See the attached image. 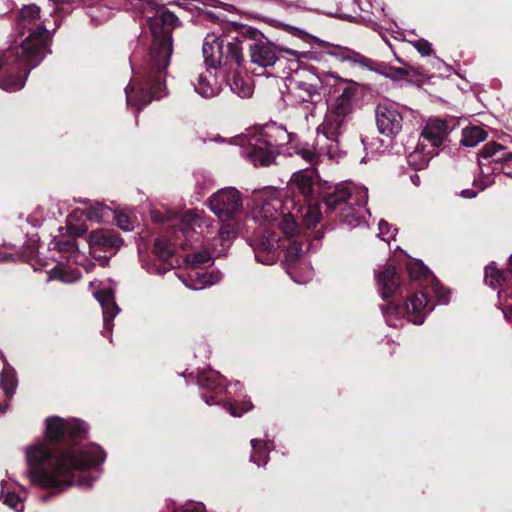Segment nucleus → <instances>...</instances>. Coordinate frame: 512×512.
Returning a JSON list of instances; mask_svg holds the SVG:
<instances>
[{
  "label": "nucleus",
  "mask_w": 512,
  "mask_h": 512,
  "mask_svg": "<svg viewBox=\"0 0 512 512\" xmlns=\"http://www.w3.org/2000/svg\"><path fill=\"white\" fill-rule=\"evenodd\" d=\"M222 67L200 66L191 79V85L197 95L203 99H212L221 93L224 81Z\"/></svg>",
  "instance_id": "nucleus-18"
},
{
  "label": "nucleus",
  "mask_w": 512,
  "mask_h": 512,
  "mask_svg": "<svg viewBox=\"0 0 512 512\" xmlns=\"http://www.w3.org/2000/svg\"><path fill=\"white\" fill-rule=\"evenodd\" d=\"M167 66H131L132 78L125 87L126 102L139 111L151 102L166 95Z\"/></svg>",
  "instance_id": "nucleus-10"
},
{
  "label": "nucleus",
  "mask_w": 512,
  "mask_h": 512,
  "mask_svg": "<svg viewBox=\"0 0 512 512\" xmlns=\"http://www.w3.org/2000/svg\"><path fill=\"white\" fill-rule=\"evenodd\" d=\"M90 287L93 289V295L102 308V335L104 337H110L113 328V319L120 312V308L115 302L114 282L110 279L104 282L92 281L90 282Z\"/></svg>",
  "instance_id": "nucleus-16"
},
{
  "label": "nucleus",
  "mask_w": 512,
  "mask_h": 512,
  "mask_svg": "<svg viewBox=\"0 0 512 512\" xmlns=\"http://www.w3.org/2000/svg\"><path fill=\"white\" fill-rule=\"evenodd\" d=\"M212 140L215 141V142H224V140L222 138H220V137L214 138Z\"/></svg>",
  "instance_id": "nucleus-58"
},
{
  "label": "nucleus",
  "mask_w": 512,
  "mask_h": 512,
  "mask_svg": "<svg viewBox=\"0 0 512 512\" xmlns=\"http://www.w3.org/2000/svg\"><path fill=\"white\" fill-rule=\"evenodd\" d=\"M382 313L389 326L397 327L402 323V319L400 317L401 309L399 306L388 304L387 306L383 307Z\"/></svg>",
  "instance_id": "nucleus-40"
},
{
  "label": "nucleus",
  "mask_w": 512,
  "mask_h": 512,
  "mask_svg": "<svg viewBox=\"0 0 512 512\" xmlns=\"http://www.w3.org/2000/svg\"><path fill=\"white\" fill-rule=\"evenodd\" d=\"M112 220L116 221L117 226L123 231H132L135 221L126 213L114 210Z\"/></svg>",
  "instance_id": "nucleus-44"
},
{
  "label": "nucleus",
  "mask_w": 512,
  "mask_h": 512,
  "mask_svg": "<svg viewBox=\"0 0 512 512\" xmlns=\"http://www.w3.org/2000/svg\"><path fill=\"white\" fill-rule=\"evenodd\" d=\"M197 382L200 388L215 392V396L203 395V399L208 405L219 404L220 400L217 399L218 396L224 392L229 393L224 385L223 377L214 370L208 369L201 371L198 374Z\"/></svg>",
  "instance_id": "nucleus-23"
},
{
  "label": "nucleus",
  "mask_w": 512,
  "mask_h": 512,
  "mask_svg": "<svg viewBox=\"0 0 512 512\" xmlns=\"http://www.w3.org/2000/svg\"><path fill=\"white\" fill-rule=\"evenodd\" d=\"M113 215L114 209L102 203H95L87 210V218L97 223L107 222L112 219Z\"/></svg>",
  "instance_id": "nucleus-35"
},
{
  "label": "nucleus",
  "mask_w": 512,
  "mask_h": 512,
  "mask_svg": "<svg viewBox=\"0 0 512 512\" xmlns=\"http://www.w3.org/2000/svg\"><path fill=\"white\" fill-rule=\"evenodd\" d=\"M294 134L275 122L254 127L236 137L234 144L242 147L241 155L254 166L269 165L277 149L293 141Z\"/></svg>",
  "instance_id": "nucleus-5"
},
{
  "label": "nucleus",
  "mask_w": 512,
  "mask_h": 512,
  "mask_svg": "<svg viewBox=\"0 0 512 512\" xmlns=\"http://www.w3.org/2000/svg\"><path fill=\"white\" fill-rule=\"evenodd\" d=\"M503 171V173L507 176H511L512 177V168H511V163L505 165L502 167L501 169Z\"/></svg>",
  "instance_id": "nucleus-52"
},
{
  "label": "nucleus",
  "mask_w": 512,
  "mask_h": 512,
  "mask_svg": "<svg viewBox=\"0 0 512 512\" xmlns=\"http://www.w3.org/2000/svg\"><path fill=\"white\" fill-rule=\"evenodd\" d=\"M50 249L60 253L56 266L49 270L48 280H59L63 283H73L81 277L80 267L88 271L86 256L81 253L72 238H54Z\"/></svg>",
  "instance_id": "nucleus-11"
},
{
  "label": "nucleus",
  "mask_w": 512,
  "mask_h": 512,
  "mask_svg": "<svg viewBox=\"0 0 512 512\" xmlns=\"http://www.w3.org/2000/svg\"><path fill=\"white\" fill-rule=\"evenodd\" d=\"M416 50L423 56H428L432 53L431 43L425 39H419L414 43Z\"/></svg>",
  "instance_id": "nucleus-47"
},
{
  "label": "nucleus",
  "mask_w": 512,
  "mask_h": 512,
  "mask_svg": "<svg viewBox=\"0 0 512 512\" xmlns=\"http://www.w3.org/2000/svg\"><path fill=\"white\" fill-rule=\"evenodd\" d=\"M295 211L292 212L294 215V221L299 217L302 218L303 223L306 227H314L321 219L320 208L317 204H308L304 209L294 208Z\"/></svg>",
  "instance_id": "nucleus-33"
},
{
  "label": "nucleus",
  "mask_w": 512,
  "mask_h": 512,
  "mask_svg": "<svg viewBox=\"0 0 512 512\" xmlns=\"http://www.w3.org/2000/svg\"><path fill=\"white\" fill-rule=\"evenodd\" d=\"M377 284L384 300L392 297L399 289V276L395 267L387 265L377 274Z\"/></svg>",
  "instance_id": "nucleus-31"
},
{
  "label": "nucleus",
  "mask_w": 512,
  "mask_h": 512,
  "mask_svg": "<svg viewBox=\"0 0 512 512\" xmlns=\"http://www.w3.org/2000/svg\"><path fill=\"white\" fill-rule=\"evenodd\" d=\"M286 30L289 31L293 36H296L305 42L314 41L317 42L320 46H327L328 50L325 53L333 57L335 61L349 62L350 64H373L369 59L360 53L355 52L354 50H351L347 47L324 44V42L320 39L309 35L299 28L287 25Z\"/></svg>",
  "instance_id": "nucleus-20"
},
{
  "label": "nucleus",
  "mask_w": 512,
  "mask_h": 512,
  "mask_svg": "<svg viewBox=\"0 0 512 512\" xmlns=\"http://www.w3.org/2000/svg\"><path fill=\"white\" fill-rule=\"evenodd\" d=\"M509 163H512V152L507 151L504 146L495 142L485 144L478 157L480 171L487 177L484 187L493 182L490 178L492 173L501 170L503 166Z\"/></svg>",
  "instance_id": "nucleus-19"
},
{
  "label": "nucleus",
  "mask_w": 512,
  "mask_h": 512,
  "mask_svg": "<svg viewBox=\"0 0 512 512\" xmlns=\"http://www.w3.org/2000/svg\"><path fill=\"white\" fill-rule=\"evenodd\" d=\"M225 408L229 411V413L234 417H240L244 413L250 411L253 408L252 403L249 400H245L241 408L238 410L237 405L235 403H226Z\"/></svg>",
  "instance_id": "nucleus-46"
},
{
  "label": "nucleus",
  "mask_w": 512,
  "mask_h": 512,
  "mask_svg": "<svg viewBox=\"0 0 512 512\" xmlns=\"http://www.w3.org/2000/svg\"><path fill=\"white\" fill-rule=\"evenodd\" d=\"M88 244L91 252L95 253L119 249L123 245V240L114 231L100 229L89 234Z\"/></svg>",
  "instance_id": "nucleus-28"
},
{
  "label": "nucleus",
  "mask_w": 512,
  "mask_h": 512,
  "mask_svg": "<svg viewBox=\"0 0 512 512\" xmlns=\"http://www.w3.org/2000/svg\"><path fill=\"white\" fill-rule=\"evenodd\" d=\"M408 320L413 324L420 325L425 317L434 309L427 295L423 292L413 294L405 305Z\"/></svg>",
  "instance_id": "nucleus-25"
},
{
  "label": "nucleus",
  "mask_w": 512,
  "mask_h": 512,
  "mask_svg": "<svg viewBox=\"0 0 512 512\" xmlns=\"http://www.w3.org/2000/svg\"><path fill=\"white\" fill-rule=\"evenodd\" d=\"M294 134L275 122L254 127L236 137L234 144L242 147L241 155L254 166L269 165L277 149L293 141Z\"/></svg>",
  "instance_id": "nucleus-6"
},
{
  "label": "nucleus",
  "mask_w": 512,
  "mask_h": 512,
  "mask_svg": "<svg viewBox=\"0 0 512 512\" xmlns=\"http://www.w3.org/2000/svg\"><path fill=\"white\" fill-rule=\"evenodd\" d=\"M505 317L512 321V305L509 306L506 310H504Z\"/></svg>",
  "instance_id": "nucleus-55"
},
{
  "label": "nucleus",
  "mask_w": 512,
  "mask_h": 512,
  "mask_svg": "<svg viewBox=\"0 0 512 512\" xmlns=\"http://www.w3.org/2000/svg\"><path fill=\"white\" fill-rule=\"evenodd\" d=\"M252 453L250 459L258 467L266 465L268 461L269 447L267 442L257 439L251 440Z\"/></svg>",
  "instance_id": "nucleus-37"
},
{
  "label": "nucleus",
  "mask_w": 512,
  "mask_h": 512,
  "mask_svg": "<svg viewBox=\"0 0 512 512\" xmlns=\"http://www.w3.org/2000/svg\"><path fill=\"white\" fill-rule=\"evenodd\" d=\"M142 13L152 12L146 17V25L152 34L148 64H170L173 53V30L180 25L178 17L156 0H140Z\"/></svg>",
  "instance_id": "nucleus-7"
},
{
  "label": "nucleus",
  "mask_w": 512,
  "mask_h": 512,
  "mask_svg": "<svg viewBox=\"0 0 512 512\" xmlns=\"http://www.w3.org/2000/svg\"><path fill=\"white\" fill-rule=\"evenodd\" d=\"M281 238L276 231L266 230L259 237L254 248L257 262L272 265L280 256V248H285V261L289 264L296 263L303 253V244L294 239L298 236L299 228L292 219L284 218Z\"/></svg>",
  "instance_id": "nucleus-9"
},
{
  "label": "nucleus",
  "mask_w": 512,
  "mask_h": 512,
  "mask_svg": "<svg viewBox=\"0 0 512 512\" xmlns=\"http://www.w3.org/2000/svg\"><path fill=\"white\" fill-rule=\"evenodd\" d=\"M297 154L304 160H306L309 163H315L318 159L327 157L329 159H333L334 157H330L328 153L321 152L318 149L317 145V138L315 139V142L312 146V148H302L300 149Z\"/></svg>",
  "instance_id": "nucleus-38"
},
{
  "label": "nucleus",
  "mask_w": 512,
  "mask_h": 512,
  "mask_svg": "<svg viewBox=\"0 0 512 512\" xmlns=\"http://www.w3.org/2000/svg\"><path fill=\"white\" fill-rule=\"evenodd\" d=\"M355 205V201L349 202V205H345L344 208H341L340 217L344 223H346L349 227L353 228L360 224V220L363 217V212L365 211V206H357ZM366 212H368L366 210Z\"/></svg>",
  "instance_id": "nucleus-34"
},
{
  "label": "nucleus",
  "mask_w": 512,
  "mask_h": 512,
  "mask_svg": "<svg viewBox=\"0 0 512 512\" xmlns=\"http://www.w3.org/2000/svg\"><path fill=\"white\" fill-rule=\"evenodd\" d=\"M373 70L387 77H390L395 81L406 79L409 74L408 69L404 67L393 68L392 66H378V69Z\"/></svg>",
  "instance_id": "nucleus-41"
},
{
  "label": "nucleus",
  "mask_w": 512,
  "mask_h": 512,
  "mask_svg": "<svg viewBox=\"0 0 512 512\" xmlns=\"http://www.w3.org/2000/svg\"><path fill=\"white\" fill-rule=\"evenodd\" d=\"M180 279L188 288L192 290H202L220 282L222 274L218 270H212L209 272L191 271L186 276H180Z\"/></svg>",
  "instance_id": "nucleus-29"
},
{
  "label": "nucleus",
  "mask_w": 512,
  "mask_h": 512,
  "mask_svg": "<svg viewBox=\"0 0 512 512\" xmlns=\"http://www.w3.org/2000/svg\"><path fill=\"white\" fill-rule=\"evenodd\" d=\"M227 83L233 93L241 98H250L254 92V83L245 66H237L227 78Z\"/></svg>",
  "instance_id": "nucleus-27"
},
{
  "label": "nucleus",
  "mask_w": 512,
  "mask_h": 512,
  "mask_svg": "<svg viewBox=\"0 0 512 512\" xmlns=\"http://www.w3.org/2000/svg\"><path fill=\"white\" fill-rule=\"evenodd\" d=\"M45 433L47 440L25 451L31 483L58 491L71 486L90 488L96 480L91 472L104 463L106 455L97 444H81L87 425L78 419L50 416L45 420Z\"/></svg>",
  "instance_id": "nucleus-1"
},
{
  "label": "nucleus",
  "mask_w": 512,
  "mask_h": 512,
  "mask_svg": "<svg viewBox=\"0 0 512 512\" xmlns=\"http://www.w3.org/2000/svg\"><path fill=\"white\" fill-rule=\"evenodd\" d=\"M350 119L351 117L327 107L324 119L316 129L317 145L322 153H328L330 157H339L338 138L346 131Z\"/></svg>",
  "instance_id": "nucleus-14"
},
{
  "label": "nucleus",
  "mask_w": 512,
  "mask_h": 512,
  "mask_svg": "<svg viewBox=\"0 0 512 512\" xmlns=\"http://www.w3.org/2000/svg\"><path fill=\"white\" fill-rule=\"evenodd\" d=\"M180 228L175 231H166L155 240L154 254L162 264H149L147 271L151 274L162 275L173 268V264L168 262L175 253L177 247L185 249L189 245V239L196 228L201 232L206 231L208 237L215 227L214 220L207 216L203 211L195 209L185 211L179 219Z\"/></svg>",
  "instance_id": "nucleus-4"
},
{
  "label": "nucleus",
  "mask_w": 512,
  "mask_h": 512,
  "mask_svg": "<svg viewBox=\"0 0 512 512\" xmlns=\"http://www.w3.org/2000/svg\"><path fill=\"white\" fill-rule=\"evenodd\" d=\"M448 134L449 126L446 121L430 118L422 129L417 146L408 153V163L417 170L427 166Z\"/></svg>",
  "instance_id": "nucleus-13"
},
{
  "label": "nucleus",
  "mask_w": 512,
  "mask_h": 512,
  "mask_svg": "<svg viewBox=\"0 0 512 512\" xmlns=\"http://www.w3.org/2000/svg\"><path fill=\"white\" fill-rule=\"evenodd\" d=\"M7 259V255L0 249V261H4Z\"/></svg>",
  "instance_id": "nucleus-57"
},
{
  "label": "nucleus",
  "mask_w": 512,
  "mask_h": 512,
  "mask_svg": "<svg viewBox=\"0 0 512 512\" xmlns=\"http://www.w3.org/2000/svg\"><path fill=\"white\" fill-rule=\"evenodd\" d=\"M29 72L21 66H0V88L9 92L22 89Z\"/></svg>",
  "instance_id": "nucleus-26"
},
{
  "label": "nucleus",
  "mask_w": 512,
  "mask_h": 512,
  "mask_svg": "<svg viewBox=\"0 0 512 512\" xmlns=\"http://www.w3.org/2000/svg\"><path fill=\"white\" fill-rule=\"evenodd\" d=\"M510 270L512 272V256L510 257Z\"/></svg>",
  "instance_id": "nucleus-59"
},
{
  "label": "nucleus",
  "mask_w": 512,
  "mask_h": 512,
  "mask_svg": "<svg viewBox=\"0 0 512 512\" xmlns=\"http://www.w3.org/2000/svg\"><path fill=\"white\" fill-rule=\"evenodd\" d=\"M174 512H206L205 505L201 502H190Z\"/></svg>",
  "instance_id": "nucleus-48"
},
{
  "label": "nucleus",
  "mask_w": 512,
  "mask_h": 512,
  "mask_svg": "<svg viewBox=\"0 0 512 512\" xmlns=\"http://www.w3.org/2000/svg\"><path fill=\"white\" fill-rule=\"evenodd\" d=\"M205 15L212 22H217L219 20V17L212 12H207Z\"/></svg>",
  "instance_id": "nucleus-54"
},
{
  "label": "nucleus",
  "mask_w": 512,
  "mask_h": 512,
  "mask_svg": "<svg viewBox=\"0 0 512 512\" xmlns=\"http://www.w3.org/2000/svg\"><path fill=\"white\" fill-rule=\"evenodd\" d=\"M295 73L304 78L295 83L298 90L296 96L301 102H316L320 99V86H332L337 82L333 73H321L316 66H299Z\"/></svg>",
  "instance_id": "nucleus-15"
},
{
  "label": "nucleus",
  "mask_w": 512,
  "mask_h": 512,
  "mask_svg": "<svg viewBox=\"0 0 512 512\" xmlns=\"http://www.w3.org/2000/svg\"><path fill=\"white\" fill-rule=\"evenodd\" d=\"M238 35L229 42L223 36L208 34L203 42L204 64H242L243 50L246 49L253 64H275L280 59L278 53H286L297 59L306 57L307 52L275 46L256 28L235 25Z\"/></svg>",
  "instance_id": "nucleus-2"
},
{
  "label": "nucleus",
  "mask_w": 512,
  "mask_h": 512,
  "mask_svg": "<svg viewBox=\"0 0 512 512\" xmlns=\"http://www.w3.org/2000/svg\"><path fill=\"white\" fill-rule=\"evenodd\" d=\"M84 232H85V230H84V229H79V235H80V234H82V233H84Z\"/></svg>",
  "instance_id": "nucleus-60"
},
{
  "label": "nucleus",
  "mask_w": 512,
  "mask_h": 512,
  "mask_svg": "<svg viewBox=\"0 0 512 512\" xmlns=\"http://www.w3.org/2000/svg\"><path fill=\"white\" fill-rule=\"evenodd\" d=\"M346 201H355L356 206L366 205L368 202L367 188L352 182H342L330 188L324 195V203L331 210H341L342 205H347Z\"/></svg>",
  "instance_id": "nucleus-17"
},
{
  "label": "nucleus",
  "mask_w": 512,
  "mask_h": 512,
  "mask_svg": "<svg viewBox=\"0 0 512 512\" xmlns=\"http://www.w3.org/2000/svg\"><path fill=\"white\" fill-rule=\"evenodd\" d=\"M254 207L251 209L253 220L259 225H268L267 230H274L278 234L282 232L284 218L292 219L294 215L292 211L283 212V202L281 193L274 188H265L261 191L254 192ZM266 229L262 232V234Z\"/></svg>",
  "instance_id": "nucleus-12"
},
{
  "label": "nucleus",
  "mask_w": 512,
  "mask_h": 512,
  "mask_svg": "<svg viewBox=\"0 0 512 512\" xmlns=\"http://www.w3.org/2000/svg\"><path fill=\"white\" fill-rule=\"evenodd\" d=\"M340 94L332 99L329 108L351 117L359 100L358 88L355 84L341 80L338 84Z\"/></svg>",
  "instance_id": "nucleus-22"
},
{
  "label": "nucleus",
  "mask_w": 512,
  "mask_h": 512,
  "mask_svg": "<svg viewBox=\"0 0 512 512\" xmlns=\"http://www.w3.org/2000/svg\"><path fill=\"white\" fill-rule=\"evenodd\" d=\"M487 133L480 127L473 126L463 129L461 143L467 147H475L484 141Z\"/></svg>",
  "instance_id": "nucleus-36"
},
{
  "label": "nucleus",
  "mask_w": 512,
  "mask_h": 512,
  "mask_svg": "<svg viewBox=\"0 0 512 512\" xmlns=\"http://www.w3.org/2000/svg\"><path fill=\"white\" fill-rule=\"evenodd\" d=\"M40 7L36 4L25 5L18 16L21 28H27L29 35L17 46H11L0 57V64H40L45 56L51 53L50 32L42 24Z\"/></svg>",
  "instance_id": "nucleus-3"
},
{
  "label": "nucleus",
  "mask_w": 512,
  "mask_h": 512,
  "mask_svg": "<svg viewBox=\"0 0 512 512\" xmlns=\"http://www.w3.org/2000/svg\"><path fill=\"white\" fill-rule=\"evenodd\" d=\"M0 357L3 359L4 363L0 374V393H2L4 397L3 402L0 403V414H4L8 409L9 401L16 392L18 380L16 371L12 366H10L1 351Z\"/></svg>",
  "instance_id": "nucleus-24"
},
{
  "label": "nucleus",
  "mask_w": 512,
  "mask_h": 512,
  "mask_svg": "<svg viewBox=\"0 0 512 512\" xmlns=\"http://www.w3.org/2000/svg\"><path fill=\"white\" fill-rule=\"evenodd\" d=\"M435 295L439 303H446L449 297V291L439 285L434 288Z\"/></svg>",
  "instance_id": "nucleus-49"
},
{
  "label": "nucleus",
  "mask_w": 512,
  "mask_h": 512,
  "mask_svg": "<svg viewBox=\"0 0 512 512\" xmlns=\"http://www.w3.org/2000/svg\"><path fill=\"white\" fill-rule=\"evenodd\" d=\"M460 196L471 199L477 196V192L471 189H464L460 192Z\"/></svg>",
  "instance_id": "nucleus-51"
},
{
  "label": "nucleus",
  "mask_w": 512,
  "mask_h": 512,
  "mask_svg": "<svg viewBox=\"0 0 512 512\" xmlns=\"http://www.w3.org/2000/svg\"><path fill=\"white\" fill-rule=\"evenodd\" d=\"M503 279L504 275L493 265V263L485 268V282L489 286L496 288L501 285Z\"/></svg>",
  "instance_id": "nucleus-43"
},
{
  "label": "nucleus",
  "mask_w": 512,
  "mask_h": 512,
  "mask_svg": "<svg viewBox=\"0 0 512 512\" xmlns=\"http://www.w3.org/2000/svg\"><path fill=\"white\" fill-rule=\"evenodd\" d=\"M153 218H154L155 220H159V221H161V222L166 221V219H164V218H159L157 213H153ZM170 218H171V217L169 216V217L167 218V220H169Z\"/></svg>",
  "instance_id": "nucleus-56"
},
{
  "label": "nucleus",
  "mask_w": 512,
  "mask_h": 512,
  "mask_svg": "<svg viewBox=\"0 0 512 512\" xmlns=\"http://www.w3.org/2000/svg\"><path fill=\"white\" fill-rule=\"evenodd\" d=\"M407 271L411 280H422L428 276L427 267L418 260L411 261L407 265Z\"/></svg>",
  "instance_id": "nucleus-42"
},
{
  "label": "nucleus",
  "mask_w": 512,
  "mask_h": 512,
  "mask_svg": "<svg viewBox=\"0 0 512 512\" xmlns=\"http://www.w3.org/2000/svg\"><path fill=\"white\" fill-rule=\"evenodd\" d=\"M207 206L221 223L217 235H219L223 249L215 251L217 255H220L225 250V244L240 232V216L244 211L243 197L235 187H225L208 198Z\"/></svg>",
  "instance_id": "nucleus-8"
},
{
  "label": "nucleus",
  "mask_w": 512,
  "mask_h": 512,
  "mask_svg": "<svg viewBox=\"0 0 512 512\" xmlns=\"http://www.w3.org/2000/svg\"><path fill=\"white\" fill-rule=\"evenodd\" d=\"M5 485H6V482L4 480H2L1 481L2 490H1V494H0V500H2V502L5 505H7L8 507H10L11 509H13L15 511H17V512L22 511L23 504H22L20 497L13 492H7L5 494L4 493Z\"/></svg>",
  "instance_id": "nucleus-39"
},
{
  "label": "nucleus",
  "mask_w": 512,
  "mask_h": 512,
  "mask_svg": "<svg viewBox=\"0 0 512 512\" xmlns=\"http://www.w3.org/2000/svg\"><path fill=\"white\" fill-rule=\"evenodd\" d=\"M379 236L382 240L389 243L391 240L395 238L396 229L393 228L389 223L384 220H381L378 224Z\"/></svg>",
  "instance_id": "nucleus-45"
},
{
  "label": "nucleus",
  "mask_w": 512,
  "mask_h": 512,
  "mask_svg": "<svg viewBox=\"0 0 512 512\" xmlns=\"http://www.w3.org/2000/svg\"><path fill=\"white\" fill-rule=\"evenodd\" d=\"M402 115L394 104L382 103L376 109V124L379 132L394 136L402 129Z\"/></svg>",
  "instance_id": "nucleus-21"
},
{
  "label": "nucleus",
  "mask_w": 512,
  "mask_h": 512,
  "mask_svg": "<svg viewBox=\"0 0 512 512\" xmlns=\"http://www.w3.org/2000/svg\"><path fill=\"white\" fill-rule=\"evenodd\" d=\"M217 241L219 242V245H220V249L214 247L213 248V253H209L208 251H198V252H194V253H191V254H188L185 256V260H186V263L192 268V269H196V268H199L201 266H204V265H207L211 262L212 258H213V255L216 256V257H219V255H217L215 253V251H220L223 249V246L221 245V241L219 239V235L217 236ZM227 247V243L225 244V248ZM226 251V249L220 254V256Z\"/></svg>",
  "instance_id": "nucleus-32"
},
{
  "label": "nucleus",
  "mask_w": 512,
  "mask_h": 512,
  "mask_svg": "<svg viewBox=\"0 0 512 512\" xmlns=\"http://www.w3.org/2000/svg\"><path fill=\"white\" fill-rule=\"evenodd\" d=\"M288 273L290 274L291 278L296 282V283H299V284H302V283H306L311 277H312V272L311 271H308L307 274H306V277L304 279H298L295 275L296 271L294 268H289L288 270Z\"/></svg>",
  "instance_id": "nucleus-50"
},
{
  "label": "nucleus",
  "mask_w": 512,
  "mask_h": 512,
  "mask_svg": "<svg viewBox=\"0 0 512 512\" xmlns=\"http://www.w3.org/2000/svg\"><path fill=\"white\" fill-rule=\"evenodd\" d=\"M318 186L315 172L310 169L295 172L290 181V188L297 190L305 199L311 197Z\"/></svg>",
  "instance_id": "nucleus-30"
},
{
  "label": "nucleus",
  "mask_w": 512,
  "mask_h": 512,
  "mask_svg": "<svg viewBox=\"0 0 512 512\" xmlns=\"http://www.w3.org/2000/svg\"><path fill=\"white\" fill-rule=\"evenodd\" d=\"M410 180L411 182L415 185V186H419L420 185V177L418 174L414 173L410 176Z\"/></svg>",
  "instance_id": "nucleus-53"
}]
</instances>
